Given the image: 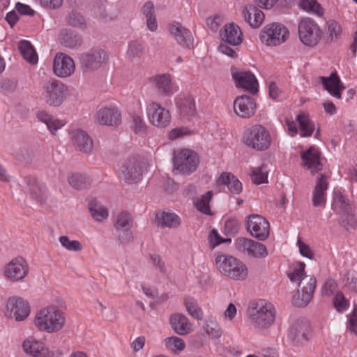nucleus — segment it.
I'll return each instance as SVG.
<instances>
[{"mask_svg":"<svg viewBox=\"0 0 357 357\" xmlns=\"http://www.w3.org/2000/svg\"><path fill=\"white\" fill-rule=\"evenodd\" d=\"M96 119L102 125L117 126L121 123V115L114 107H103L97 112Z\"/></svg>","mask_w":357,"mask_h":357,"instance_id":"nucleus-24","label":"nucleus"},{"mask_svg":"<svg viewBox=\"0 0 357 357\" xmlns=\"http://www.w3.org/2000/svg\"><path fill=\"white\" fill-rule=\"evenodd\" d=\"M149 83L160 96H169L173 92L172 78L170 74H156L150 77Z\"/></svg>","mask_w":357,"mask_h":357,"instance_id":"nucleus-20","label":"nucleus"},{"mask_svg":"<svg viewBox=\"0 0 357 357\" xmlns=\"http://www.w3.org/2000/svg\"><path fill=\"white\" fill-rule=\"evenodd\" d=\"M320 29L318 24L309 17L303 18L298 24V34L303 45L317 43L320 37Z\"/></svg>","mask_w":357,"mask_h":357,"instance_id":"nucleus-12","label":"nucleus"},{"mask_svg":"<svg viewBox=\"0 0 357 357\" xmlns=\"http://www.w3.org/2000/svg\"><path fill=\"white\" fill-rule=\"evenodd\" d=\"M347 282H345V287L350 291L357 293V275L347 274Z\"/></svg>","mask_w":357,"mask_h":357,"instance_id":"nucleus-61","label":"nucleus"},{"mask_svg":"<svg viewBox=\"0 0 357 357\" xmlns=\"http://www.w3.org/2000/svg\"><path fill=\"white\" fill-rule=\"evenodd\" d=\"M245 20L254 29L259 28L264 21V13L255 6H247L243 10Z\"/></svg>","mask_w":357,"mask_h":357,"instance_id":"nucleus-32","label":"nucleus"},{"mask_svg":"<svg viewBox=\"0 0 357 357\" xmlns=\"http://www.w3.org/2000/svg\"><path fill=\"white\" fill-rule=\"evenodd\" d=\"M221 40L228 45H241L243 42V34L240 26L236 23L226 24L220 31Z\"/></svg>","mask_w":357,"mask_h":357,"instance_id":"nucleus-23","label":"nucleus"},{"mask_svg":"<svg viewBox=\"0 0 357 357\" xmlns=\"http://www.w3.org/2000/svg\"><path fill=\"white\" fill-rule=\"evenodd\" d=\"M248 314L252 324L255 328L266 329L274 323L275 310L271 303L260 301L253 304Z\"/></svg>","mask_w":357,"mask_h":357,"instance_id":"nucleus-4","label":"nucleus"},{"mask_svg":"<svg viewBox=\"0 0 357 357\" xmlns=\"http://www.w3.org/2000/svg\"><path fill=\"white\" fill-rule=\"evenodd\" d=\"M68 95V87L61 81L50 77L43 81L40 96L50 107L61 106Z\"/></svg>","mask_w":357,"mask_h":357,"instance_id":"nucleus-3","label":"nucleus"},{"mask_svg":"<svg viewBox=\"0 0 357 357\" xmlns=\"http://www.w3.org/2000/svg\"><path fill=\"white\" fill-rule=\"evenodd\" d=\"M236 248L245 254L257 258H264L268 255L266 246L252 239L239 237L235 241Z\"/></svg>","mask_w":357,"mask_h":357,"instance_id":"nucleus-14","label":"nucleus"},{"mask_svg":"<svg viewBox=\"0 0 357 357\" xmlns=\"http://www.w3.org/2000/svg\"><path fill=\"white\" fill-rule=\"evenodd\" d=\"M328 189V183L326 177L321 174L318 178L313 190L312 203L315 207H322L326 202V190Z\"/></svg>","mask_w":357,"mask_h":357,"instance_id":"nucleus-30","label":"nucleus"},{"mask_svg":"<svg viewBox=\"0 0 357 357\" xmlns=\"http://www.w3.org/2000/svg\"><path fill=\"white\" fill-rule=\"evenodd\" d=\"M342 32L340 24L334 20H329L326 23V33L330 42H335L341 37Z\"/></svg>","mask_w":357,"mask_h":357,"instance_id":"nucleus-39","label":"nucleus"},{"mask_svg":"<svg viewBox=\"0 0 357 357\" xmlns=\"http://www.w3.org/2000/svg\"><path fill=\"white\" fill-rule=\"evenodd\" d=\"M299 281V287L301 291L298 290L297 294L294 296L295 304L301 305H307L312 300L317 284L316 278L310 275H303Z\"/></svg>","mask_w":357,"mask_h":357,"instance_id":"nucleus-13","label":"nucleus"},{"mask_svg":"<svg viewBox=\"0 0 357 357\" xmlns=\"http://www.w3.org/2000/svg\"><path fill=\"white\" fill-rule=\"evenodd\" d=\"M290 36L289 29L282 24H267L261 31L260 40L266 45H281L287 42Z\"/></svg>","mask_w":357,"mask_h":357,"instance_id":"nucleus-7","label":"nucleus"},{"mask_svg":"<svg viewBox=\"0 0 357 357\" xmlns=\"http://www.w3.org/2000/svg\"><path fill=\"white\" fill-rule=\"evenodd\" d=\"M215 264L221 275L231 280L243 281L248 275L246 265L233 256L219 254L215 257Z\"/></svg>","mask_w":357,"mask_h":357,"instance_id":"nucleus-2","label":"nucleus"},{"mask_svg":"<svg viewBox=\"0 0 357 357\" xmlns=\"http://www.w3.org/2000/svg\"><path fill=\"white\" fill-rule=\"evenodd\" d=\"M246 228L254 238L259 241H265L270 234L269 222L259 215H249L246 221Z\"/></svg>","mask_w":357,"mask_h":357,"instance_id":"nucleus-9","label":"nucleus"},{"mask_svg":"<svg viewBox=\"0 0 357 357\" xmlns=\"http://www.w3.org/2000/svg\"><path fill=\"white\" fill-rule=\"evenodd\" d=\"M155 221L162 227H177L180 225V219L178 215L171 213L162 212L156 215Z\"/></svg>","mask_w":357,"mask_h":357,"instance_id":"nucleus-37","label":"nucleus"},{"mask_svg":"<svg viewBox=\"0 0 357 357\" xmlns=\"http://www.w3.org/2000/svg\"><path fill=\"white\" fill-rule=\"evenodd\" d=\"M319 79L324 89L333 97L340 99L344 86L336 73H333L329 77L321 76Z\"/></svg>","mask_w":357,"mask_h":357,"instance_id":"nucleus-26","label":"nucleus"},{"mask_svg":"<svg viewBox=\"0 0 357 357\" xmlns=\"http://www.w3.org/2000/svg\"><path fill=\"white\" fill-rule=\"evenodd\" d=\"M169 323L174 331L180 335L189 334L192 331L188 318L181 313L172 314L169 317Z\"/></svg>","mask_w":357,"mask_h":357,"instance_id":"nucleus-27","label":"nucleus"},{"mask_svg":"<svg viewBox=\"0 0 357 357\" xmlns=\"http://www.w3.org/2000/svg\"><path fill=\"white\" fill-rule=\"evenodd\" d=\"M89 209L93 218L96 221H102L108 217L107 208L96 199H92L89 204Z\"/></svg>","mask_w":357,"mask_h":357,"instance_id":"nucleus-38","label":"nucleus"},{"mask_svg":"<svg viewBox=\"0 0 357 357\" xmlns=\"http://www.w3.org/2000/svg\"><path fill=\"white\" fill-rule=\"evenodd\" d=\"M205 330L207 334L214 339H218L222 335V329L216 322H207L205 325Z\"/></svg>","mask_w":357,"mask_h":357,"instance_id":"nucleus-53","label":"nucleus"},{"mask_svg":"<svg viewBox=\"0 0 357 357\" xmlns=\"http://www.w3.org/2000/svg\"><path fill=\"white\" fill-rule=\"evenodd\" d=\"M296 120L300 126L301 135L302 137L311 136L314 130V127L310 123L309 119L303 114H298L296 116Z\"/></svg>","mask_w":357,"mask_h":357,"instance_id":"nucleus-46","label":"nucleus"},{"mask_svg":"<svg viewBox=\"0 0 357 357\" xmlns=\"http://www.w3.org/2000/svg\"><path fill=\"white\" fill-rule=\"evenodd\" d=\"M69 184L75 189L84 190L90 187L91 178L86 174L81 173L73 174L68 178Z\"/></svg>","mask_w":357,"mask_h":357,"instance_id":"nucleus-36","label":"nucleus"},{"mask_svg":"<svg viewBox=\"0 0 357 357\" xmlns=\"http://www.w3.org/2000/svg\"><path fill=\"white\" fill-rule=\"evenodd\" d=\"M209 242L211 244V247L214 248L215 246L220 245L222 243L231 241V239L227 238L225 239L219 236L218 231L215 229H212L209 234Z\"/></svg>","mask_w":357,"mask_h":357,"instance_id":"nucleus-58","label":"nucleus"},{"mask_svg":"<svg viewBox=\"0 0 357 357\" xmlns=\"http://www.w3.org/2000/svg\"><path fill=\"white\" fill-rule=\"evenodd\" d=\"M149 120L153 126L163 128L168 126L171 121V114L169 110L160 106L156 102L152 101L148 105Z\"/></svg>","mask_w":357,"mask_h":357,"instance_id":"nucleus-16","label":"nucleus"},{"mask_svg":"<svg viewBox=\"0 0 357 357\" xmlns=\"http://www.w3.org/2000/svg\"><path fill=\"white\" fill-rule=\"evenodd\" d=\"M23 348L26 354L33 357H61V353L50 351L42 342L37 341L33 338H29L23 342Z\"/></svg>","mask_w":357,"mask_h":357,"instance_id":"nucleus-22","label":"nucleus"},{"mask_svg":"<svg viewBox=\"0 0 357 357\" xmlns=\"http://www.w3.org/2000/svg\"><path fill=\"white\" fill-rule=\"evenodd\" d=\"M305 264L303 262H299L298 268H296L294 271L288 273V278L291 282H297L305 273Z\"/></svg>","mask_w":357,"mask_h":357,"instance_id":"nucleus-57","label":"nucleus"},{"mask_svg":"<svg viewBox=\"0 0 357 357\" xmlns=\"http://www.w3.org/2000/svg\"><path fill=\"white\" fill-rule=\"evenodd\" d=\"M6 315L17 321L24 320L30 313V305L27 301L17 296L8 298L6 302Z\"/></svg>","mask_w":357,"mask_h":357,"instance_id":"nucleus-10","label":"nucleus"},{"mask_svg":"<svg viewBox=\"0 0 357 357\" xmlns=\"http://www.w3.org/2000/svg\"><path fill=\"white\" fill-rule=\"evenodd\" d=\"M218 185H227L230 192L239 194L242 190V184L238 178L231 173L221 174L217 180Z\"/></svg>","mask_w":357,"mask_h":357,"instance_id":"nucleus-33","label":"nucleus"},{"mask_svg":"<svg viewBox=\"0 0 357 357\" xmlns=\"http://www.w3.org/2000/svg\"><path fill=\"white\" fill-rule=\"evenodd\" d=\"M190 133H191V132L185 128H178L172 129L169 132L168 136H169V139L175 140V139H176L179 137H181L183 136L190 135Z\"/></svg>","mask_w":357,"mask_h":357,"instance_id":"nucleus-62","label":"nucleus"},{"mask_svg":"<svg viewBox=\"0 0 357 357\" xmlns=\"http://www.w3.org/2000/svg\"><path fill=\"white\" fill-rule=\"evenodd\" d=\"M165 342L167 348L172 351H181L185 347L184 341L178 337L172 336L167 337L165 340Z\"/></svg>","mask_w":357,"mask_h":357,"instance_id":"nucleus-51","label":"nucleus"},{"mask_svg":"<svg viewBox=\"0 0 357 357\" xmlns=\"http://www.w3.org/2000/svg\"><path fill=\"white\" fill-rule=\"evenodd\" d=\"M320 151L312 146L301 154L303 166L310 169L312 174L322 169L323 165L320 162Z\"/></svg>","mask_w":357,"mask_h":357,"instance_id":"nucleus-25","label":"nucleus"},{"mask_svg":"<svg viewBox=\"0 0 357 357\" xmlns=\"http://www.w3.org/2000/svg\"><path fill=\"white\" fill-rule=\"evenodd\" d=\"M232 78L238 88H242L252 94L259 91L258 82L250 71H236L232 73Z\"/></svg>","mask_w":357,"mask_h":357,"instance_id":"nucleus-21","label":"nucleus"},{"mask_svg":"<svg viewBox=\"0 0 357 357\" xmlns=\"http://www.w3.org/2000/svg\"><path fill=\"white\" fill-rule=\"evenodd\" d=\"M337 289V285L336 282L333 279H328L325 282L324 287L322 290V294L323 295L331 296L336 292Z\"/></svg>","mask_w":357,"mask_h":357,"instance_id":"nucleus-59","label":"nucleus"},{"mask_svg":"<svg viewBox=\"0 0 357 357\" xmlns=\"http://www.w3.org/2000/svg\"><path fill=\"white\" fill-rule=\"evenodd\" d=\"M72 139L77 150L85 153L92 151V139L85 131L81 130L74 131Z\"/></svg>","mask_w":357,"mask_h":357,"instance_id":"nucleus-31","label":"nucleus"},{"mask_svg":"<svg viewBox=\"0 0 357 357\" xmlns=\"http://www.w3.org/2000/svg\"><path fill=\"white\" fill-rule=\"evenodd\" d=\"M184 305L188 313L197 320H202L204 313L197 301L193 298L184 299Z\"/></svg>","mask_w":357,"mask_h":357,"instance_id":"nucleus-40","label":"nucleus"},{"mask_svg":"<svg viewBox=\"0 0 357 357\" xmlns=\"http://www.w3.org/2000/svg\"><path fill=\"white\" fill-rule=\"evenodd\" d=\"M212 192L208 191L202 197L197 200L195 206L197 209L205 215H211L209 203L212 199Z\"/></svg>","mask_w":357,"mask_h":357,"instance_id":"nucleus-47","label":"nucleus"},{"mask_svg":"<svg viewBox=\"0 0 357 357\" xmlns=\"http://www.w3.org/2000/svg\"><path fill=\"white\" fill-rule=\"evenodd\" d=\"M145 169V164L137 158L126 160L121 168L124 179L128 182H137L140 180Z\"/></svg>","mask_w":357,"mask_h":357,"instance_id":"nucleus-17","label":"nucleus"},{"mask_svg":"<svg viewBox=\"0 0 357 357\" xmlns=\"http://www.w3.org/2000/svg\"><path fill=\"white\" fill-rule=\"evenodd\" d=\"M34 323L40 331L54 333L63 328L66 317L64 313L56 306L51 305L37 312Z\"/></svg>","mask_w":357,"mask_h":357,"instance_id":"nucleus-1","label":"nucleus"},{"mask_svg":"<svg viewBox=\"0 0 357 357\" xmlns=\"http://www.w3.org/2000/svg\"><path fill=\"white\" fill-rule=\"evenodd\" d=\"M180 114L188 119L194 117L197 114L195 100L190 97L180 98L177 102Z\"/></svg>","mask_w":357,"mask_h":357,"instance_id":"nucleus-34","label":"nucleus"},{"mask_svg":"<svg viewBox=\"0 0 357 357\" xmlns=\"http://www.w3.org/2000/svg\"><path fill=\"white\" fill-rule=\"evenodd\" d=\"M37 118L47 126L49 130L54 135H56L58 130L61 129L66 123L63 121L50 116L43 111L37 114Z\"/></svg>","mask_w":357,"mask_h":357,"instance_id":"nucleus-35","label":"nucleus"},{"mask_svg":"<svg viewBox=\"0 0 357 357\" xmlns=\"http://www.w3.org/2000/svg\"><path fill=\"white\" fill-rule=\"evenodd\" d=\"M268 173L266 165H262L259 167L252 169L250 174L252 182L257 185L267 183Z\"/></svg>","mask_w":357,"mask_h":357,"instance_id":"nucleus-43","label":"nucleus"},{"mask_svg":"<svg viewBox=\"0 0 357 357\" xmlns=\"http://www.w3.org/2000/svg\"><path fill=\"white\" fill-rule=\"evenodd\" d=\"M116 234L119 236V241L122 244H127L132 241V234L130 229H123L120 230H116Z\"/></svg>","mask_w":357,"mask_h":357,"instance_id":"nucleus-60","label":"nucleus"},{"mask_svg":"<svg viewBox=\"0 0 357 357\" xmlns=\"http://www.w3.org/2000/svg\"><path fill=\"white\" fill-rule=\"evenodd\" d=\"M256 107L255 100L247 95L238 96L234 101V113L243 119H249L253 116Z\"/></svg>","mask_w":357,"mask_h":357,"instance_id":"nucleus-18","label":"nucleus"},{"mask_svg":"<svg viewBox=\"0 0 357 357\" xmlns=\"http://www.w3.org/2000/svg\"><path fill=\"white\" fill-rule=\"evenodd\" d=\"M223 23L222 17L220 15H215L206 18V24L207 27L213 32H216Z\"/></svg>","mask_w":357,"mask_h":357,"instance_id":"nucleus-52","label":"nucleus"},{"mask_svg":"<svg viewBox=\"0 0 357 357\" xmlns=\"http://www.w3.org/2000/svg\"><path fill=\"white\" fill-rule=\"evenodd\" d=\"M348 303L349 301L345 298L342 292H337L336 294L333 305L338 312H342L344 310L347 308Z\"/></svg>","mask_w":357,"mask_h":357,"instance_id":"nucleus-56","label":"nucleus"},{"mask_svg":"<svg viewBox=\"0 0 357 357\" xmlns=\"http://www.w3.org/2000/svg\"><path fill=\"white\" fill-rule=\"evenodd\" d=\"M52 71L57 77H69L75 72V61L65 53H56L53 60Z\"/></svg>","mask_w":357,"mask_h":357,"instance_id":"nucleus-11","label":"nucleus"},{"mask_svg":"<svg viewBox=\"0 0 357 357\" xmlns=\"http://www.w3.org/2000/svg\"><path fill=\"white\" fill-rule=\"evenodd\" d=\"M348 327L351 333L357 334V305L353 310V312L349 318Z\"/></svg>","mask_w":357,"mask_h":357,"instance_id":"nucleus-64","label":"nucleus"},{"mask_svg":"<svg viewBox=\"0 0 357 357\" xmlns=\"http://www.w3.org/2000/svg\"><path fill=\"white\" fill-rule=\"evenodd\" d=\"M67 22L69 25L80 29H84L86 26L84 17L79 13L74 10L68 15Z\"/></svg>","mask_w":357,"mask_h":357,"instance_id":"nucleus-48","label":"nucleus"},{"mask_svg":"<svg viewBox=\"0 0 357 357\" xmlns=\"http://www.w3.org/2000/svg\"><path fill=\"white\" fill-rule=\"evenodd\" d=\"M132 226V219L128 212L123 211L118 214L114 224L116 230L131 229Z\"/></svg>","mask_w":357,"mask_h":357,"instance_id":"nucleus-49","label":"nucleus"},{"mask_svg":"<svg viewBox=\"0 0 357 357\" xmlns=\"http://www.w3.org/2000/svg\"><path fill=\"white\" fill-rule=\"evenodd\" d=\"M29 271L26 260L22 257L13 259L4 268V277L10 282H17L24 280Z\"/></svg>","mask_w":357,"mask_h":357,"instance_id":"nucleus-8","label":"nucleus"},{"mask_svg":"<svg viewBox=\"0 0 357 357\" xmlns=\"http://www.w3.org/2000/svg\"><path fill=\"white\" fill-rule=\"evenodd\" d=\"M197 154L188 149H183L174 152L173 165L174 169L183 174L194 172L199 165Z\"/></svg>","mask_w":357,"mask_h":357,"instance_id":"nucleus-6","label":"nucleus"},{"mask_svg":"<svg viewBox=\"0 0 357 357\" xmlns=\"http://www.w3.org/2000/svg\"><path fill=\"white\" fill-rule=\"evenodd\" d=\"M351 206L349 204H347L345 210L342 211V220L340 223L342 226L347 230L353 229L356 226V220L354 215L351 213Z\"/></svg>","mask_w":357,"mask_h":357,"instance_id":"nucleus-44","label":"nucleus"},{"mask_svg":"<svg viewBox=\"0 0 357 357\" xmlns=\"http://www.w3.org/2000/svg\"><path fill=\"white\" fill-rule=\"evenodd\" d=\"M243 142L248 148L262 151L271 146V137L264 126L254 125L245 130Z\"/></svg>","mask_w":357,"mask_h":357,"instance_id":"nucleus-5","label":"nucleus"},{"mask_svg":"<svg viewBox=\"0 0 357 357\" xmlns=\"http://www.w3.org/2000/svg\"><path fill=\"white\" fill-rule=\"evenodd\" d=\"M17 81L14 79H5L0 82V89L3 93H12L17 87Z\"/></svg>","mask_w":357,"mask_h":357,"instance_id":"nucleus-55","label":"nucleus"},{"mask_svg":"<svg viewBox=\"0 0 357 357\" xmlns=\"http://www.w3.org/2000/svg\"><path fill=\"white\" fill-rule=\"evenodd\" d=\"M108 59L106 52L101 49H97L79 56L81 67L84 70H95Z\"/></svg>","mask_w":357,"mask_h":357,"instance_id":"nucleus-15","label":"nucleus"},{"mask_svg":"<svg viewBox=\"0 0 357 357\" xmlns=\"http://www.w3.org/2000/svg\"><path fill=\"white\" fill-rule=\"evenodd\" d=\"M29 195L32 199L40 206L47 204L49 193L47 187L36 179L29 181Z\"/></svg>","mask_w":357,"mask_h":357,"instance_id":"nucleus-28","label":"nucleus"},{"mask_svg":"<svg viewBox=\"0 0 357 357\" xmlns=\"http://www.w3.org/2000/svg\"><path fill=\"white\" fill-rule=\"evenodd\" d=\"M297 244L299 248L300 254L302 256L310 259L313 258L314 255L309 245L304 243L300 238L298 239Z\"/></svg>","mask_w":357,"mask_h":357,"instance_id":"nucleus-63","label":"nucleus"},{"mask_svg":"<svg viewBox=\"0 0 357 357\" xmlns=\"http://www.w3.org/2000/svg\"><path fill=\"white\" fill-rule=\"evenodd\" d=\"M61 245L69 251L79 252L82 249L81 243L77 240H70L67 236H62L59 239Z\"/></svg>","mask_w":357,"mask_h":357,"instance_id":"nucleus-50","label":"nucleus"},{"mask_svg":"<svg viewBox=\"0 0 357 357\" xmlns=\"http://www.w3.org/2000/svg\"><path fill=\"white\" fill-rule=\"evenodd\" d=\"M18 49L26 62L31 65L38 63V56L34 46H18Z\"/></svg>","mask_w":357,"mask_h":357,"instance_id":"nucleus-45","label":"nucleus"},{"mask_svg":"<svg viewBox=\"0 0 357 357\" xmlns=\"http://www.w3.org/2000/svg\"><path fill=\"white\" fill-rule=\"evenodd\" d=\"M169 30L179 44L190 45L195 43V38L191 31L183 26L179 22L170 24Z\"/></svg>","mask_w":357,"mask_h":357,"instance_id":"nucleus-29","label":"nucleus"},{"mask_svg":"<svg viewBox=\"0 0 357 357\" xmlns=\"http://www.w3.org/2000/svg\"><path fill=\"white\" fill-rule=\"evenodd\" d=\"M311 332L308 321H296L290 328L289 337L294 345L303 344L308 341V335Z\"/></svg>","mask_w":357,"mask_h":357,"instance_id":"nucleus-19","label":"nucleus"},{"mask_svg":"<svg viewBox=\"0 0 357 357\" xmlns=\"http://www.w3.org/2000/svg\"><path fill=\"white\" fill-rule=\"evenodd\" d=\"M299 6L305 11L317 16L324 15V10L317 0H300Z\"/></svg>","mask_w":357,"mask_h":357,"instance_id":"nucleus-42","label":"nucleus"},{"mask_svg":"<svg viewBox=\"0 0 357 357\" xmlns=\"http://www.w3.org/2000/svg\"><path fill=\"white\" fill-rule=\"evenodd\" d=\"M59 40L61 44L77 45L81 43L82 38L74 31L65 29L61 31L59 36Z\"/></svg>","mask_w":357,"mask_h":357,"instance_id":"nucleus-41","label":"nucleus"},{"mask_svg":"<svg viewBox=\"0 0 357 357\" xmlns=\"http://www.w3.org/2000/svg\"><path fill=\"white\" fill-rule=\"evenodd\" d=\"M132 127L137 134H144L146 132V125L143 119L139 115L132 116Z\"/></svg>","mask_w":357,"mask_h":357,"instance_id":"nucleus-54","label":"nucleus"}]
</instances>
